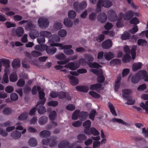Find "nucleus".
I'll list each match as a JSON object with an SVG mask.
<instances>
[{
    "instance_id": "0e129e2a",
    "label": "nucleus",
    "mask_w": 148,
    "mask_h": 148,
    "mask_svg": "<svg viewBox=\"0 0 148 148\" xmlns=\"http://www.w3.org/2000/svg\"><path fill=\"white\" fill-rule=\"evenodd\" d=\"M11 112V109L8 107L5 108L3 110V113L5 115H9Z\"/></svg>"
},
{
    "instance_id": "79ce46f5",
    "label": "nucleus",
    "mask_w": 148,
    "mask_h": 148,
    "mask_svg": "<svg viewBox=\"0 0 148 148\" xmlns=\"http://www.w3.org/2000/svg\"><path fill=\"white\" fill-rule=\"evenodd\" d=\"M38 112L40 114H45L46 112V110L45 107L43 105L40 106L38 108Z\"/></svg>"
},
{
    "instance_id": "a211bd4d",
    "label": "nucleus",
    "mask_w": 148,
    "mask_h": 148,
    "mask_svg": "<svg viewBox=\"0 0 148 148\" xmlns=\"http://www.w3.org/2000/svg\"><path fill=\"white\" fill-rule=\"evenodd\" d=\"M76 88L77 91L83 92H87L89 90L88 87L85 86H77Z\"/></svg>"
},
{
    "instance_id": "e2e57ef3",
    "label": "nucleus",
    "mask_w": 148,
    "mask_h": 148,
    "mask_svg": "<svg viewBox=\"0 0 148 148\" xmlns=\"http://www.w3.org/2000/svg\"><path fill=\"white\" fill-rule=\"evenodd\" d=\"M35 31V33H32V32H30L29 34V36L32 39H35L39 35L38 32V30H34Z\"/></svg>"
},
{
    "instance_id": "f704fd0d",
    "label": "nucleus",
    "mask_w": 148,
    "mask_h": 148,
    "mask_svg": "<svg viewBox=\"0 0 148 148\" xmlns=\"http://www.w3.org/2000/svg\"><path fill=\"white\" fill-rule=\"evenodd\" d=\"M20 61L19 59L14 60L12 63L13 67L14 69L19 68L20 66Z\"/></svg>"
},
{
    "instance_id": "cd10ccee",
    "label": "nucleus",
    "mask_w": 148,
    "mask_h": 148,
    "mask_svg": "<svg viewBox=\"0 0 148 148\" xmlns=\"http://www.w3.org/2000/svg\"><path fill=\"white\" fill-rule=\"evenodd\" d=\"M112 121L113 123H117L126 126L128 125L127 123L121 119L113 118L112 119Z\"/></svg>"
},
{
    "instance_id": "6ab92c4d",
    "label": "nucleus",
    "mask_w": 148,
    "mask_h": 148,
    "mask_svg": "<svg viewBox=\"0 0 148 148\" xmlns=\"http://www.w3.org/2000/svg\"><path fill=\"white\" fill-rule=\"evenodd\" d=\"M88 113L87 112L81 111L79 112V117L81 121H84L86 120L88 116Z\"/></svg>"
},
{
    "instance_id": "37998d69",
    "label": "nucleus",
    "mask_w": 148,
    "mask_h": 148,
    "mask_svg": "<svg viewBox=\"0 0 148 148\" xmlns=\"http://www.w3.org/2000/svg\"><path fill=\"white\" fill-rule=\"evenodd\" d=\"M40 35L43 37L49 38L51 36V34L48 31H41L40 33Z\"/></svg>"
},
{
    "instance_id": "bb28decb",
    "label": "nucleus",
    "mask_w": 148,
    "mask_h": 148,
    "mask_svg": "<svg viewBox=\"0 0 148 148\" xmlns=\"http://www.w3.org/2000/svg\"><path fill=\"white\" fill-rule=\"evenodd\" d=\"M130 54L126 53L122 58V61L124 63L129 62L131 60Z\"/></svg>"
},
{
    "instance_id": "a18cd8bd",
    "label": "nucleus",
    "mask_w": 148,
    "mask_h": 148,
    "mask_svg": "<svg viewBox=\"0 0 148 148\" xmlns=\"http://www.w3.org/2000/svg\"><path fill=\"white\" fill-rule=\"evenodd\" d=\"M80 112V110H76L73 113L72 116V119L73 120L77 119L79 117V115Z\"/></svg>"
},
{
    "instance_id": "ddd939ff",
    "label": "nucleus",
    "mask_w": 148,
    "mask_h": 148,
    "mask_svg": "<svg viewBox=\"0 0 148 148\" xmlns=\"http://www.w3.org/2000/svg\"><path fill=\"white\" fill-rule=\"evenodd\" d=\"M1 12L5 13V14L9 16H13L15 14V13L12 11H10V9L8 7L3 8L1 10Z\"/></svg>"
},
{
    "instance_id": "de8ad7c7",
    "label": "nucleus",
    "mask_w": 148,
    "mask_h": 148,
    "mask_svg": "<svg viewBox=\"0 0 148 148\" xmlns=\"http://www.w3.org/2000/svg\"><path fill=\"white\" fill-rule=\"evenodd\" d=\"M108 106L110 110V111L113 115L115 116H116L117 114L116 112L114 109V107L112 103H110L109 102L108 103Z\"/></svg>"
},
{
    "instance_id": "9d476101",
    "label": "nucleus",
    "mask_w": 148,
    "mask_h": 148,
    "mask_svg": "<svg viewBox=\"0 0 148 148\" xmlns=\"http://www.w3.org/2000/svg\"><path fill=\"white\" fill-rule=\"evenodd\" d=\"M79 67V65L77 62L75 63L74 62H70L65 65V68H69L72 70H75Z\"/></svg>"
},
{
    "instance_id": "052dcab7",
    "label": "nucleus",
    "mask_w": 148,
    "mask_h": 148,
    "mask_svg": "<svg viewBox=\"0 0 148 148\" xmlns=\"http://www.w3.org/2000/svg\"><path fill=\"white\" fill-rule=\"evenodd\" d=\"M66 108L68 110L73 111L75 109V107L73 104L70 103L66 106Z\"/></svg>"
},
{
    "instance_id": "423d86ee",
    "label": "nucleus",
    "mask_w": 148,
    "mask_h": 148,
    "mask_svg": "<svg viewBox=\"0 0 148 148\" xmlns=\"http://www.w3.org/2000/svg\"><path fill=\"white\" fill-rule=\"evenodd\" d=\"M49 25L47 18L45 17H41L38 20V25L39 27L42 29H46Z\"/></svg>"
},
{
    "instance_id": "69168bd1",
    "label": "nucleus",
    "mask_w": 148,
    "mask_h": 148,
    "mask_svg": "<svg viewBox=\"0 0 148 148\" xmlns=\"http://www.w3.org/2000/svg\"><path fill=\"white\" fill-rule=\"evenodd\" d=\"M58 102L57 101H49L47 105L49 106H52L53 107H55L58 105Z\"/></svg>"
},
{
    "instance_id": "58836bf2",
    "label": "nucleus",
    "mask_w": 148,
    "mask_h": 148,
    "mask_svg": "<svg viewBox=\"0 0 148 148\" xmlns=\"http://www.w3.org/2000/svg\"><path fill=\"white\" fill-rule=\"evenodd\" d=\"M56 112L55 111H52L50 113L49 117L50 120L53 121L54 120L56 117Z\"/></svg>"
},
{
    "instance_id": "09e8293b",
    "label": "nucleus",
    "mask_w": 148,
    "mask_h": 148,
    "mask_svg": "<svg viewBox=\"0 0 148 148\" xmlns=\"http://www.w3.org/2000/svg\"><path fill=\"white\" fill-rule=\"evenodd\" d=\"M42 53L36 50L32 51L31 53V55L34 57H37L42 55Z\"/></svg>"
},
{
    "instance_id": "4d7b16f0",
    "label": "nucleus",
    "mask_w": 148,
    "mask_h": 148,
    "mask_svg": "<svg viewBox=\"0 0 148 148\" xmlns=\"http://www.w3.org/2000/svg\"><path fill=\"white\" fill-rule=\"evenodd\" d=\"M27 113L24 112L18 117V119L20 120H24L27 118Z\"/></svg>"
},
{
    "instance_id": "f3484780",
    "label": "nucleus",
    "mask_w": 148,
    "mask_h": 148,
    "mask_svg": "<svg viewBox=\"0 0 148 148\" xmlns=\"http://www.w3.org/2000/svg\"><path fill=\"white\" fill-rule=\"evenodd\" d=\"M45 50L47 53L50 55H52L54 54L56 51V49L54 47H48L47 46Z\"/></svg>"
},
{
    "instance_id": "c03bdc74",
    "label": "nucleus",
    "mask_w": 148,
    "mask_h": 148,
    "mask_svg": "<svg viewBox=\"0 0 148 148\" xmlns=\"http://www.w3.org/2000/svg\"><path fill=\"white\" fill-rule=\"evenodd\" d=\"M88 64L89 67L91 68H95L98 69L101 67V66L98 63L96 62H93L91 63L90 62H88Z\"/></svg>"
},
{
    "instance_id": "5fc2aeb1",
    "label": "nucleus",
    "mask_w": 148,
    "mask_h": 148,
    "mask_svg": "<svg viewBox=\"0 0 148 148\" xmlns=\"http://www.w3.org/2000/svg\"><path fill=\"white\" fill-rule=\"evenodd\" d=\"M105 36L103 34H99L96 37V39L98 42H100L102 41L104 39Z\"/></svg>"
},
{
    "instance_id": "f03ea898",
    "label": "nucleus",
    "mask_w": 148,
    "mask_h": 148,
    "mask_svg": "<svg viewBox=\"0 0 148 148\" xmlns=\"http://www.w3.org/2000/svg\"><path fill=\"white\" fill-rule=\"evenodd\" d=\"M60 40V38L58 35L56 34L53 35L52 36L51 38L49 40V42L51 46L59 47L60 49H64V45L61 43H56V42H59Z\"/></svg>"
},
{
    "instance_id": "774afa93",
    "label": "nucleus",
    "mask_w": 148,
    "mask_h": 148,
    "mask_svg": "<svg viewBox=\"0 0 148 148\" xmlns=\"http://www.w3.org/2000/svg\"><path fill=\"white\" fill-rule=\"evenodd\" d=\"M5 25L7 28L15 27L16 26V24L15 23H12L9 22H6L5 23Z\"/></svg>"
},
{
    "instance_id": "6e6d98bb",
    "label": "nucleus",
    "mask_w": 148,
    "mask_h": 148,
    "mask_svg": "<svg viewBox=\"0 0 148 148\" xmlns=\"http://www.w3.org/2000/svg\"><path fill=\"white\" fill-rule=\"evenodd\" d=\"M84 57L89 62H92L94 60V58L93 56L90 54H86L84 55Z\"/></svg>"
},
{
    "instance_id": "49530a36",
    "label": "nucleus",
    "mask_w": 148,
    "mask_h": 148,
    "mask_svg": "<svg viewBox=\"0 0 148 148\" xmlns=\"http://www.w3.org/2000/svg\"><path fill=\"white\" fill-rule=\"evenodd\" d=\"M142 64L141 62H138L135 64H133L132 66V69L133 71H136L140 69L142 67Z\"/></svg>"
},
{
    "instance_id": "4be33fe9",
    "label": "nucleus",
    "mask_w": 148,
    "mask_h": 148,
    "mask_svg": "<svg viewBox=\"0 0 148 148\" xmlns=\"http://www.w3.org/2000/svg\"><path fill=\"white\" fill-rule=\"evenodd\" d=\"M47 47V45H37L34 47V49L35 50L40 52L45 50Z\"/></svg>"
},
{
    "instance_id": "3c124183",
    "label": "nucleus",
    "mask_w": 148,
    "mask_h": 148,
    "mask_svg": "<svg viewBox=\"0 0 148 148\" xmlns=\"http://www.w3.org/2000/svg\"><path fill=\"white\" fill-rule=\"evenodd\" d=\"M76 13L73 10H70L68 13V17L71 19L74 18L76 17Z\"/></svg>"
},
{
    "instance_id": "4468645a",
    "label": "nucleus",
    "mask_w": 148,
    "mask_h": 148,
    "mask_svg": "<svg viewBox=\"0 0 148 148\" xmlns=\"http://www.w3.org/2000/svg\"><path fill=\"white\" fill-rule=\"evenodd\" d=\"M134 16V12L132 10H128L124 14V19L125 20H130Z\"/></svg>"
},
{
    "instance_id": "6e6552de",
    "label": "nucleus",
    "mask_w": 148,
    "mask_h": 148,
    "mask_svg": "<svg viewBox=\"0 0 148 148\" xmlns=\"http://www.w3.org/2000/svg\"><path fill=\"white\" fill-rule=\"evenodd\" d=\"M50 97L52 98H56L58 97L60 99L63 98L65 96V93L64 92H57L51 91L50 94Z\"/></svg>"
},
{
    "instance_id": "a878e982",
    "label": "nucleus",
    "mask_w": 148,
    "mask_h": 148,
    "mask_svg": "<svg viewBox=\"0 0 148 148\" xmlns=\"http://www.w3.org/2000/svg\"><path fill=\"white\" fill-rule=\"evenodd\" d=\"M36 25L29 22L27 23L25 26V29L27 31H30L35 28Z\"/></svg>"
},
{
    "instance_id": "c85d7f7f",
    "label": "nucleus",
    "mask_w": 148,
    "mask_h": 148,
    "mask_svg": "<svg viewBox=\"0 0 148 148\" xmlns=\"http://www.w3.org/2000/svg\"><path fill=\"white\" fill-rule=\"evenodd\" d=\"M28 144L30 146L33 147H35L37 145V141L35 138H32L29 139Z\"/></svg>"
},
{
    "instance_id": "5701e85b",
    "label": "nucleus",
    "mask_w": 148,
    "mask_h": 148,
    "mask_svg": "<svg viewBox=\"0 0 148 148\" xmlns=\"http://www.w3.org/2000/svg\"><path fill=\"white\" fill-rule=\"evenodd\" d=\"M104 56L105 59L108 60H110L114 57V54L110 51L105 52Z\"/></svg>"
},
{
    "instance_id": "b1692460",
    "label": "nucleus",
    "mask_w": 148,
    "mask_h": 148,
    "mask_svg": "<svg viewBox=\"0 0 148 148\" xmlns=\"http://www.w3.org/2000/svg\"><path fill=\"white\" fill-rule=\"evenodd\" d=\"M51 134V132L48 130H44L41 131L39 134L40 136L42 138L49 136Z\"/></svg>"
},
{
    "instance_id": "a19ab883",
    "label": "nucleus",
    "mask_w": 148,
    "mask_h": 148,
    "mask_svg": "<svg viewBox=\"0 0 148 148\" xmlns=\"http://www.w3.org/2000/svg\"><path fill=\"white\" fill-rule=\"evenodd\" d=\"M140 106L145 110L146 113L148 114V101L145 102V104L143 102H141L140 104Z\"/></svg>"
},
{
    "instance_id": "20e7f679",
    "label": "nucleus",
    "mask_w": 148,
    "mask_h": 148,
    "mask_svg": "<svg viewBox=\"0 0 148 148\" xmlns=\"http://www.w3.org/2000/svg\"><path fill=\"white\" fill-rule=\"evenodd\" d=\"M147 73L146 71L143 70L138 72L132 77L131 81L133 84H136L138 82L141 78V75H145Z\"/></svg>"
},
{
    "instance_id": "f257e3e1",
    "label": "nucleus",
    "mask_w": 148,
    "mask_h": 148,
    "mask_svg": "<svg viewBox=\"0 0 148 148\" xmlns=\"http://www.w3.org/2000/svg\"><path fill=\"white\" fill-rule=\"evenodd\" d=\"M37 90L39 94V98L41 100V103L44 104L46 100L45 97V93L44 92V90L39 86H34L32 89V94L34 95L36 94Z\"/></svg>"
},
{
    "instance_id": "72a5a7b5",
    "label": "nucleus",
    "mask_w": 148,
    "mask_h": 148,
    "mask_svg": "<svg viewBox=\"0 0 148 148\" xmlns=\"http://www.w3.org/2000/svg\"><path fill=\"white\" fill-rule=\"evenodd\" d=\"M57 138L56 137H51L50 138V143L49 146L50 147H52L56 146L57 144L56 141Z\"/></svg>"
},
{
    "instance_id": "680f3d73",
    "label": "nucleus",
    "mask_w": 148,
    "mask_h": 148,
    "mask_svg": "<svg viewBox=\"0 0 148 148\" xmlns=\"http://www.w3.org/2000/svg\"><path fill=\"white\" fill-rule=\"evenodd\" d=\"M130 23L131 24L136 25V24L139 23V21L137 18L134 17L130 21Z\"/></svg>"
},
{
    "instance_id": "603ef678",
    "label": "nucleus",
    "mask_w": 148,
    "mask_h": 148,
    "mask_svg": "<svg viewBox=\"0 0 148 148\" xmlns=\"http://www.w3.org/2000/svg\"><path fill=\"white\" fill-rule=\"evenodd\" d=\"M96 113V111L95 110H92L89 114V118L92 121H93L94 120Z\"/></svg>"
},
{
    "instance_id": "2eb2a0df",
    "label": "nucleus",
    "mask_w": 148,
    "mask_h": 148,
    "mask_svg": "<svg viewBox=\"0 0 148 148\" xmlns=\"http://www.w3.org/2000/svg\"><path fill=\"white\" fill-rule=\"evenodd\" d=\"M68 77L69 79L70 83L72 85L75 86L78 84L79 80L75 76L69 75Z\"/></svg>"
},
{
    "instance_id": "473e14b6",
    "label": "nucleus",
    "mask_w": 148,
    "mask_h": 148,
    "mask_svg": "<svg viewBox=\"0 0 148 148\" xmlns=\"http://www.w3.org/2000/svg\"><path fill=\"white\" fill-rule=\"evenodd\" d=\"M16 33L18 36H21L24 33L23 28L21 27H18L16 30Z\"/></svg>"
},
{
    "instance_id": "393cba45",
    "label": "nucleus",
    "mask_w": 148,
    "mask_h": 148,
    "mask_svg": "<svg viewBox=\"0 0 148 148\" xmlns=\"http://www.w3.org/2000/svg\"><path fill=\"white\" fill-rule=\"evenodd\" d=\"M10 62L9 60L3 59L0 60V65L2 66L3 64L5 67H8L10 66Z\"/></svg>"
},
{
    "instance_id": "dca6fc26",
    "label": "nucleus",
    "mask_w": 148,
    "mask_h": 148,
    "mask_svg": "<svg viewBox=\"0 0 148 148\" xmlns=\"http://www.w3.org/2000/svg\"><path fill=\"white\" fill-rule=\"evenodd\" d=\"M122 97L124 99H127L130 95L131 93V90L130 89H125L122 90Z\"/></svg>"
},
{
    "instance_id": "e433bc0d",
    "label": "nucleus",
    "mask_w": 148,
    "mask_h": 148,
    "mask_svg": "<svg viewBox=\"0 0 148 148\" xmlns=\"http://www.w3.org/2000/svg\"><path fill=\"white\" fill-rule=\"evenodd\" d=\"M58 64H59L58 65L55 66L54 68L56 69H60L63 68L64 66L63 65L65 64V61H58L57 62Z\"/></svg>"
},
{
    "instance_id": "4c0bfd02",
    "label": "nucleus",
    "mask_w": 148,
    "mask_h": 148,
    "mask_svg": "<svg viewBox=\"0 0 148 148\" xmlns=\"http://www.w3.org/2000/svg\"><path fill=\"white\" fill-rule=\"evenodd\" d=\"M136 48V46L134 45L132 46V48L130 50V53L132 56V58L133 60L135 58Z\"/></svg>"
},
{
    "instance_id": "ea45409f",
    "label": "nucleus",
    "mask_w": 148,
    "mask_h": 148,
    "mask_svg": "<svg viewBox=\"0 0 148 148\" xmlns=\"http://www.w3.org/2000/svg\"><path fill=\"white\" fill-rule=\"evenodd\" d=\"M130 34L127 32L125 31L121 35V38L123 40H126L130 39Z\"/></svg>"
},
{
    "instance_id": "39448f33",
    "label": "nucleus",
    "mask_w": 148,
    "mask_h": 148,
    "mask_svg": "<svg viewBox=\"0 0 148 148\" xmlns=\"http://www.w3.org/2000/svg\"><path fill=\"white\" fill-rule=\"evenodd\" d=\"M87 6L86 2L83 1L79 3L78 1H75L73 3V7L74 10L77 12L85 8Z\"/></svg>"
},
{
    "instance_id": "7c9ffc66",
    "label": "nucleus",
    "mask_w": 148,
    "mask_h": 148,
    "mask_svg": "<svg viewBox=\"0 0 148 148\" xmlns=\"http://www.w3.org/2000/svg\"><path fill=\"white\" fill-rule=\"evenodd\" d=\"M10 81L12 82H16L18 79V77L17 74L15 72L12 73L9 77Z\"/></svg>"
},
{
    "instance_id": "c9c22d12",
    "label": "nucleus",
    "mask_w": 148,
    "mask_h": 148,
    "mask_svg": "<svg viewBox=\"0 0 148 148\" xmlns=\"http://www.w3.org/2000/svg\"><path fill=\"white\" fill-rule=\"evenodd\" d=\"M77 138L78 140V142L82 143L83 140H85L86 139L87 137L85 135L80 134L77 135Z\"/></svg>"
},
{
    "instance_id": "2f4dec72",
    "label": "nucleus",
    "mask_w": 148,
    "mask_h": 148,
    "mask_svg": "<svg viewBox=\"0 0 148 148\" xmlns=\"http://www.w3.org/2000/svg\"><path fill=\"white\" fill-rule=\"evenodd\" d=\"M89 132V134H85L88 135H89L90 134H92L94 136H97L99 134V132L95 128L93 127L90 129Z\"/></svg>"
},
{
    "instance_id": "0eeeda50",
    "label": "nucleus",
    "mask_w": 148,
    "mask_h": 148,
    "mask_svg": "<svg viewBox=\"0 0 148 148\" xmlns=\"http://www.w3.org/2000/svg\"><path fill=\"white\" fill-rule=\"evenodd\" d=\"M107 14L108 18L111 21L114 22L117 20V16L114 10H109Z\"/></svg>"
},
{
    "instance_id": "bf43d9fd",
    "label": "nucleus",
    "mask_w": 148,
    "mask_h": 148,
    "mask_svg": "<svg viewBox=\"0 0 148 148\" xmlns=\"http://www.w3.org/2000/svg\"><path fill=\"white\" fill-rule=\"evenodd\" d=\"M105 80V77L103 75H101L98 76L97 78V82L99 83H103Z\"/></svg>"
},
{
    "instance_id": "338daca9",
    "label": "nucleus",
    "mask_w": 148,
    "mask_h": 148,
    "mask_svg": "<svg viewBox=\"0 0 148 148\" xmlns=\"http://www.w3.org/2000/svg\"><path fill=\"white\" fill-rule=\"evenodd\" d=\"M138 30L137 26L136 25H134L132 28L129 30V32L132 34H133L137 32Z\"/></svg>"
},
{
    "instance_id": "8fccbe9b",
    "label": "nucleus",
    "mask_w": 148,
    "mask_h": 148,
    "mask_svg": "<svg viewBox=\"0 0 148 148\" xmlns=\"http://www.w3.org/2000/svg\"><path fill=\"white\" fill-rule=\"evenodd\" d=\"M89 94L92 97L96 99H98L100 98L101 95L93 91H90L89 92Z\"/></svg>"
},
{
    "instance_id": "13d9d810",
    "label": "nucleus",
    "mask_w": 148,
    "mask_h": 148,
    "mask_svg": "<svg viewBox=\"0 0 148 148\" xmlns=\"http://www.w3.org/2000/svg\"><path fill=\"white\" fill-rule=\"evenodd\" d=\"M97 14L96 13L92 12L90 13L89 16V18L91 21H93L96 18Z\"/></svg>"
},
{
    "instance_id": "7ed1b4c3",
    "label": "nucleus",
    "mask_w": 148,
    "mask_h": 148,
    "mask_svg": "<svg viewBox=\"0 0 148 148\" xmlns=\"http://www.w3.org/2000/svg\"><path fill=\"white\" fill-rule=\"evenodd\" d=\"M112 5V2L109 0H99L97 4V8L99 11H101L102 6L106 8H109Z\"/></svg>"
},
{
    "instance_id": "412c9836",
    "label": "nucleus",
    "mask_w": 148,
    "mask_h": 148,
    "mask_svg": "<svg viewBox=\"0 0 148 148\" xmlns=\"http://www.w3.org/2000/svg\"><path fill=\"white\" fill-rule=\"evenodd\" d=\"M102 86V85L101 84L97 83L96 84H92L90 85V89L92 90H100Z\"/></svg>"
},
{
    "instance_id": "f8f14e48",
    "label": "nucleus",
    "mask_w": 148,
    "mask_h": 148,
    "mask_svg": "<svg viewBox=\"0 0 148 148\" xmlns=\"http://www.w3.org/2000/svg\"><path fill=\"white\" fill-rule=\"evenodd\" d=\"M98 21L101 23H103L106 20L107 17L106 14L104 12L99 13L97 16Z\"/></svg>"
},
{
    "instance_id": "9b49d317",
    "label": "nucleus",
    "mask_w": 148,
    "mask_h": 148,
    "mask_svg": "<svg viewBox=\"0 0 148 148\" xmlns=\"http://www.w3.org/2000/svg\"><path fill=\"white\" fill-rule=\"evenodd\" d=\"M112 42L110 39H108L105 40L101 44L102 47L105 49H109L112 47Z\"/></svg>"
},
{
    "instance_id": "c756f323",
    "label": "nucleus",
    "mask_w": 148,
    "mask_h": 148,
    "mask_svg": "<svg viewBox=\"0 0 148 148\" xmlns=\"http://www.w3.org/2000/svg\"><path fill=\"white\" fill-rule=\"evenodd\" d=\"M48 120L47 117L45 116H43L39 118L38 122L40 125H44L46 123Z\"/></svg>"
},
{
    "instance_id": "aec40b11",
    "label": "nucleus",
    "mask_w": 148,
    "mask_h": 148,
    "mask_svg": "<svg viewBox=\"0 0 148 148\" xmlns=\"http://www.w3.org/2000/svg\"><path fill=\"white\" fill-rule=\"evenodd\" d=\"M11 136L13 138L17 139L21 137V133L20 132L18 131H14L11 133Z\"/></svg>"
},
{
    "instance_id": "1a4fd4ad",
    "label": "nucleus",
    "mask_w": 148,
    "mask_h": 148,
    "mask_svg": "<svg viewBox=\"0 0 148 148\" xmlns=\"http://www.w3.org/2000/svg\"><path fill=\"white\" fill-rule=\"evenodd\" d=\"M83 126L84 128V132L85 134H89V130L91 126V122L89 120H87L83 124Z\"/></svg>"
},
{
    "instance_id": "864d4df0",
    "label": "nucleus",
    "mask_w": 148,
    "mask_h": 148,
    "mask_svg": "<svg viewBox=\"0 0 148 148\" xmlns=\"http://www.w3.org/2000/svg\"><path fill=\"white\" fill-rule=\"evenodd\" d=\"M128 98L125 99L127 100V102L125 104L129 105H132L134 104L135 103V101L132 99L131 97L130 96Z\"/></svg>"
}]
</instances>
